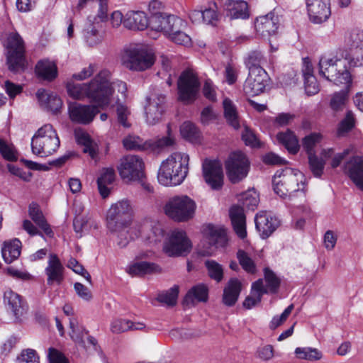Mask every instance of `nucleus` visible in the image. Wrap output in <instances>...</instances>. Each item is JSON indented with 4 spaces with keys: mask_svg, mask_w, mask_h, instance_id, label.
I'll return each instance as SVG.
<instances>
[{
    "mask_svg": "<svg viewBox=\"0 0 363 363\" xmlns=\"http://www.w3.org/2000/svg\"><path fill=\"white\" fill-rule=\"evenodd\" d=\"M69 328L71 329V338L76 343L85 347L86 345L84 337V335L87 334V331L82 326H79L77 320L74 318L69 319Z\"/></svg>",
    "mask_w": 363,
    "mask_h": 363,
    "instance_id": "obj_48",
    "label": "nucleus"
},
{
    "mask_svg": "<svg viewBox=\"0 0 363 363\" xmlns=\"http://www.w3.org/2000/svg\"><path fill=\"white\" fill-rule=\"evenodd\" d=\"M48 285H60L65 279V267L55 254H50L45 269Z\"/></svg>",
    "mask_w": 363,
    "mask_h": 363,
    "instance_id": "obj_19",
    "label": "nucleus"
},
{
    "mask_svg": "<svg viewBox=\"0 0 363 363\" xmlns=\"http://www.w3.org/2000/svg\"><path fill=\"white\" fill-rule=\"evenodd\" d=\"M208 276L216 282H220L223 279V268L221 264L211 259L205 262Z\"/></svg>",
    "mask_w": 363,
    "mask_h": 363,
    "instance_id": "obj_50",
    "label": "nucleus"
},
{
    "mask_svg": "<svg viewBox=\"0 0 363 363\" xmlns=\"http://www.w3.org/2000/svg\"><path fill=\"white\" fill-rule=\"evenodd\" d=\"M255 27L256 31L264 37L274 35L279 28L278 16L272 13L259 16L256 19Z\"/></svg>",
    "mask_w": 363,
    "mask_h": 363,
    "instance_id": "obj_23",
    "label": "nucleus"
},
{
    "mask_svg": "<svg viewBox=\"0 0 363 363\" xmlns=\"http://www.w3.org/2000/svg\"><path fill=\"white\" fill-rule=\"evenodd\" d=\"M28 213L31 219L45 232L46 235L49 236L52 235V231L45 220L43 213L37 203H32L30 204Z\"/></svg>",
    "mask_w": 363,
    "mask_h": 363,
    "instance_id": "obj_40",
    "label": "nucleus"
},
{
    "mask_svg": "<svg viewBox=\"0 0 363 363\" xmlns=\"http://www.w3.org/2000/svg\"><path fill=\"white\" fill-rule=\"evenodd\" d=\"M175 143V138L172 133L170 126H167V135L156 140H150L146 141L147 150L155 152H159L162 149L173 146Z\"/></svg>",
    "mask_w": 363,
    "mask_h": 363,
    "instance_id": "obj_39",
    "label": "nucleus"
},
{
    "mask_svg": "<svg viewBox=\"0 0 363 363\" xmlns=\"http://www.w3.org/2000/svg\"><path fill=\"white\" fill-rule=\"evenodd\" d=\"M203 233L208 239L209 245L214 246V248L201 249L199 255L201 256H211L214 253L215 248L223 247L227 244V233L221 227L208 224L204 228Z\"/></svg>",
    "mask_w": 363,
    "mask_h": 363,
    "instance_id": "obj_15",
    "label": "nucleus"
},
{
    "mask_svg": "<svg viewBox=\"0 0 363 363\" xmlns=\"http://www.w3.org/2000/svg\"><path fill=\"white\" fill-rule=\"evenodd\" d=\"M202 172L205 182H223V165L217 160L205 159L202 163Z\"/></svg>",
    "mask_w": 363,
    "mask_h": 363,
    "instance_id": "obj_24",
    "label": "nucleus"
},
{
    "mask_svg": "<svg viewBox=\"0 0 363 363\" xmlns=\"http://www.w3.org/2000/svg\"><path fill=\"white\" fill-rule=\"evenodd\" d=\"M294 308V304L289 305L280 315H275L269 323V328L274 330L282 325L289 318Z\"/></svg>",
    "mask_w": 363,
    "mask_h": 363,
    "instance_id": "obj_59",
    "label": "nucleus"
},
{
    "mask_svg": "<svg viewBox=\"0 0 363 363\" xmlns=\"http://www.w3.org/2000/svg\"><path fill=\"white\" fill-rule=\"evenodd\" d=\"M265 62L262 54L259 51H252L249 53L248 57L245 61L246 66L249 72L252 70H257L258 69H263L262 65Z\"/></svg>",
    "mask_w": 363,
    "mask_h": 363,
    "instance_id": "obj_52",
    "label": "nucleus"
},
{
    "mask_svg": "<svg viewBox=\"0 0 363 363\" xmlns=\"http://www.w3.org/2000/svg\"><path fill=\"white\" fill-rule=\"evenodd\" d=\"M355 118L354 114L352 111H347L344 119L340 122L337 134L339 136H342L349 131H350L354 126Z\"/></svg>",
    "mask_w": 363,
    "mask_h": 363,
    "instance_id": "obj_54",
    "label": "nucleus"
},
{
    "mask_svg": "<svg viewBox=\"0 0 363 363\" xmlns=\"http://www.w3.org/2000/svg\"><path fill=\"white\" fill-rule=\"evenodd\" d=\"M344 172L352 182H363V157H351L345 162Z\"/></svg>",
    "mask_w": 363,
    "mask_h": 363,
    "instance_id": "obj_30",
    "label": "nucleus"
},
{
    "mask_svg": "<svg viewBox=\"0 0 363 363\" xmlns=\"http://www.w3.org/2000/svg\"><path fill=\"white\" fill-rule=\"evenodd\" d=\"M37 75L48 81H52L57 76V67L56 63L48 59L40 60L35 65Z\"/></svg>",
    "mask_w": 363,
    "mask_h": 363,
    "instance_id": "obj_32",
    "label": "nucleus"
},
{
    "mask_svg": "<svg viewBox=\"0 0 363 363\" xmlns=\"http://www.w3.org/2000/svg\"><path fill=\"white\" fill-rule=\"evenodd\" d=\"M179 294V288L177 286H174L167 291L159 294L157 300L167 304L168 306H174L177 303V299Z\"/></svg>",
    "mask_w": 363,
    "mask_h": 363,
    "instance_id": "obj_57",
    "label": "nucleus"
},
{
    "mask_svg": "<svg viewBox=\"0 0 363 363\" xmlns=\"http://www.w3.org/2000/svg\"><path fill=\"white\" fill-rule=\"evenodd\" d=\"M242 138L244 140L245 145L252 147L259 146V141L257 139L255 134L248 128L245 127V129L242 133Z\"/></svg>",
    "mask_w": 363,
    "mask_h": 363,
    "instance_id": "obj_63",
    "label": "nucleus"
},
{
    "mask_svg": "<svg viewBox=\"0 0 363 363\" xmlns=\"http://www.w3.org/2000/svg\"><path fill=\"white\" fill-rule=\"evenodd\" d=\"M70 120L76 123L86 125L90 123L99 113V109L93 105H83L79 103H70L68 107Z\"/></svg>",
    "mask_w": 363,
    "mask_h": 363,
    "instance_id": "obj_16",
    "label": "nucleus"
},
{
    "mask_svg": "<svg viewBox=\"0 0 363 363\" xmlns=\"http://www.w3.org/2000/svg\"><path fill=\"white\" fill-rule=\"evenodd\" d=\"M216 9V4L214 3L213 6H211L210 8L206 9L203 11H194L191 13L190 18L193 21L202 18L203 21L206 24L214 25L218 19Z\"/></svg>",
    "mask_w": 363,
    "mask_h": 363,
    "instance_id": "obj_42",
    "label": "nucleus"
},
{
    "mask_svg": "<svg viewBox=\"0 0 363 363\" xmlns=\"http://www.w3.org/2000/svg\"><path fill=\"white\" fill-rule=\"evenodd\" d=\"M264 280L266 281V286L267 293H275L280 285V279L279 277L269 268L264 269Z\"/></svg>",
    "mask_w": 363,
    "mask_h": 363,
    "instance_id": "obj_55",
    "label": "nucleus"
},
{
    "mask_svg": "<svg viewBox=\"0 0 363 363\" xmlns=\"http://www.w3.org/2000/svg\"><path fill=\"white\" fill-rule=\"evenodd\" d=\"M147 104L145 107L146 121L149 125L157 123L164 113L165 102L164 94L156 91L147 97Z\"/></svg>",
    "mask_w": 363,
    "mask_h": 363,
    "instance_id": "obj_14",
    "label": "nucleus"
},
{
    "mask_svg": "<svg viewBox=\"0 0 363 363\" xmlns=\"http://www.w3.org/2000/svg\"><path fill=\"white\" fill-rule=\"evenodd\" d=\"M144 163L143 160L133 155H128L121 160L118 167L119 174L123 179L129 182H142L145 179L143 171Z\"/></svg>",
    "mask_w": 363,
    "mask_h": 363,
    "instance_id": "obj_10",
    "label": "nucleus"
},
{
    "mask_svg": "<svg viewBox=\"0 0 363 363\" xmlns=\"http://www.w3.org/2000/svg\"><path fill=\"white\" fill-rule=\"evenodd\" d=\"M182 136L191 143H196L200 138V132L196 125L189 122H184L180 127Z\"/></svg>",
    "mask_w": 363,
    "mask_h": 363,
    "instance_id": "obj_49",
    "label": "nucleus"
},
{
    "mask_svg": "<svg viewBox=\"0 0 363 363\" xmlns=\"http://www.w3.org/2000/svg\"><path fill=\"white\" fill-rule=\"evenodd\" d=\"M165 214L176 222H187L195 215L196 204L187 196H174L164 206Z\"/></svg>",
    "mask_w": 363,
    "mask_h": 363,
    "instance_id": "obj_7",
    "label": "nucleus"
},
{
    "mask_svg": "<svg viewBox=\"0 0 363 363\" xmlns=\"http://www.w3.org/2000/svg\"><path fill=\"white\" fill-rule=\"evenodd\" d=\"M48 358L49 363H69L65 356L53 347L48 349Z\"/></svg>",
    "mask_w": 363,
    "mask_h": 363,
    "instance_id": "obj_64",
    "label": "nucleus"
},
{
    "mask_svg": "<svg viewBox=\"0 0 363 363\" xmlns=\"http://www.w3.org/2000/svg\"><path fill=\"white\" fill-rule=\"evenodd\" d=\"M18 360L19 363H39V357L33 349L23 350Z\"/></svg>",
    "mask_w": 363,
    "mask_h": 363,
    "instance_id": "obj_61",
    "label": "nucleus"
},
{
    "mask_svg": "<svg viewBox=\"0 0 363 363\" xmlns=\"http://www.w3.org/2000/svg\"><path fill=\"white\" fill-rule=\"evenodd\" d=\"M267 82V73L264 69H254L249 72L244 84L246 94L255 96L263 92Z\"/></svg>",
    "mask_w": 363,
    "mask_h": 363,
    "instance_id": "obj_17",
    "label": "nucleus"
},
{
    "mask_svg": "<svg viewBox=\"0 0 363 363\" xmlns=\"http://www.w3.org/2000/svg\"><path fill=\"white\" fill-rule=\"evenodd\" d=\"M238 201L244 207L254 211L258 206L259 198L257 192L254 189H249L239 195Z\"/></svg>",
    "mask_w": 363,
    "mask_h": 363,
    "instance_id": "obj_46",
    "label": "nucleus"
},
{
    "mask_svg": "<svg viewBox=\"0 0 363 363\" xmlns=\"http://www.w3.org/2000/svg\"><path fill=\"white\" fill-rule=\"evenodd\" d=\"M101 24L99 22H91L86 26L84 38L89 46L93 47L99 44L103 40V34L100 31Z\"/></svg>",
    "mask_w": 363,
    "mask_h": 363,
    "instance_id": "obj_34",
    "label": "nucleus"
},
{
    "mask_svg": "<svg viewBox=\"0 0 363 363\" xmlns=\"http://www.w3.org/2000/svg\"><path fill=\"white\" fill-rule=\"evenodd\" d=\"M123 26L130 30H143L148 26V18L143 11H130L124 16Z\"/></svg>",
    "mask_w": 363,
    "mask_h": 363,
    "instance_id": "obj_26",
    "label": "nucleus"
},
{
    "mask_svg": "<svg viewBox=\"0 0 363 363\" xmlns=\"http://www.w3.org/2000/svg\"><path fill=\"white\" fill-rule=\"evenodd\" d=\"M160 269L157 265L147 262H137L130 265L127 269V272L132 276H144L147 274L160 272Z\"/></svg>",
    "mask_w": 363,
    "mask_h": 363,
    "instance_id": "obj_38",
    "label": "nucleus"
},
{
    "mask_svg": "<svg viewBox=\"0 0 363 363\" xmlns=\"http://www.w3.org/2000/svg\"><path fill=\"white\" fill-rule=\"evenodd\" d=\"M4 303L7 310L13 313L16 320H20L26 313V303L20 295L11 289L4 291Z\"/></svg>",
    "mask_w": 363,
    "mask_h": 363,
    "instance_id": "obj_20",
    "label": "nucleus"
},
{
    "mask_svg": "<svg viewBox=\"0 0 363 363\" xmlns=\"http://www.w3.org/2000/svg\"><path fill=\"white\" fill-rule=\"evenodd\" d=\"M242 290V284L237 278H231L223 289L222 301L227 306H234Z\"/></svg>",
    "mask_w": 363,
    "mask_h": 363,
    "instance_id": "obj_27",
    "label": "nucleus"
},
{
    "mask_svg": "<svg viewBox=\"0 0 363 363\" xmlns=\"http://www.w3.org/2000/svg\"><path fill=\"white\" fill-rule=\"evenodd\" d=\"M74 137L77 143L84 147V152L88 153L92 159L96 160L99 153L98 145L89 133L82 128H77L74 130Z\"/></svg>",
    "mask_w": 363,
    "mask_h": 363,
    "instance_id": "obj_25",
    "label": "nucleus"
},
{
    "mask_svg": "<svg viewBox=\"0 0 363 363\" xmlns=\"http://www.w3.org/2000/svg\"><path fill=\"white\" fill-rule=\"evenodd\" d=\"M7 64L10 71H23L26 66L25 48L22 38L18 33H11L8 38Z\"/></svg>",
    "mask_w": 363,
    "mask_h": 363,
    "instance_id": "obj_8",
    "label": "nucleus"
},
{
    "mask_svg": "<svg viewBox=\"0 0 363 363\" xmlns=\"http://www.w3.org/2000/svg\"><path fill=\"white\" fill-rule=\"evenodd\" d=\"M294 353L298 359L310 362L318 361L323 357L321 351L317 348L310 347H297Z\"/></svg>",
    "mask_w": 363,
    "mask_h": 363,
    "instance_id": "obj_44",
    "label": "nucleus"
},
{
    "mask_svg": "<svg viewBox=\"0 0 363 363\" xmlns=\"http://www.w3.org/2000/svg\"><path fill=\"white\" fill-rule=\"evenodd\" d=\"M30 145L34 155L46 157L57 150L60 141L53 126L51 124H45L35 132Z\"/></svg>",
    "mask_w": 363,
    "mask_h": 363,
    "instance_id": "obj_5",
    "label": "nucleus"
},
{
    "mask_svg": "<svg viewBox=\"0 0 363 363\" xmlns=\"http://www.w3.org/2000/svg\"><path fill=\"white\" fill-rule=\"evenodd\" d=\"M305 90L308 95L311 96L319 91V86L314 75L304 79Z\"/></svg>",
    "mask_w": 363,
    "mask_h": 363,
    "instance_id": "obj_62",
    "label": "nucleus"
},
{
    "mask_svg": "<svg viewBox=\"0 0 363 363\" xmlns=\"http://www.w3.org/2000/svg\"><path fill=\"white\" fill-rule=\"evenodd\" d=\"M192 247L191 242L184 230H172L164 242L163 250L169 257L186 255Z\"/></svg>",
    "mask_w": 363,
    "mask_h": 363,
    "instance_id": "obj_9",
    "label": "nucleus"
},
{
    "mask_svg": "<svg viewBox=\"0 0 363 363\" xmlns=\"http://www.w3.org/2000/svg\"><path fill=\"white\" fill-rule=\"evenodd\" d=\"M145 325L142 323H133L126 319H116L111 325V330L114 333H121L129 330H142Z\"/></svg>",
    "mask_w": 363,
    "mask_h": 363,
    "instance_id": "obj_43",
    "label": "nucleus"
},
{
    "mask_svg": "<svg viewBox=\"0 0 363 363\" xmlns=\"http://www.w3.org/2000/svg\"><path fill=\"white\" fill-rule=\"evenodd\" d=\"M347 61L345 52L340 49L335 52L325 54L319 60V74L337 85L351 87L352 79L351 74L345 67Z\"/></svg>",
    "mask_w": 363,
    "mask_h": 363,
    "instance_id": "obj_3",
    "label": "nucleus"
},
{
    "mask_svg": "<svg viewBox=\"0 0 363 363\" xmlns=\"http://www.w3.org/2000/svg\"><path fill=\"white\" fill-rule=\"evenodd\" d=\"M267 294L262 279H258L252 284V296H247L243 302V306L247 309L252 308L261 301L263 294Z\"/></svg>",
    "mask_w": 363,
    "mask_h": 363,
    "instance_id": "obj_35",
    "label": "nucleus"
},
{
    "mask_svg": "<svg viewBox=\"0 0 363 363\" xmlns=\"http://www.w3.org/2000/svg\"><path fill=\"white\" fill-rule=\"evenodd\" d=\"M185 26L184 22L174 15H167L164 13L162 33L166 35H169L175 29L182 28Z\"/></svg>",
    "mask_w": 363,
    "mask_h": 363,
    "instance_id": "obj_47",
    "label": "nucleus"
},
{
    "mask_svg": "<svg viewBox=\"0 0 363 363\" xmlns=\"http://www.w3.org/2000/svg\"><path fill=\"white\" fill-rule=\"evenodd\" d=\"M225 167L227 176L231 182L242 180L249 172L250 162L243 152L236 151L230 154L225 162Z\"/></svg>",
    "mask_w": 363,
    "mask_h": 363,
    "instance_id": "obj_11",
    "label": "nucleus"
},
{
    "mask_svg": "<svg viewBox=\"0 0 363 363\" xmlns=\"http://www.w3.org/2000/svg\"><path fill=\"white\" fill-rule=\"evenodd\" d=\"M277 138L289 152L296 154L299 150L298 140L292 131L288 130L286 132L279 133Z\"/></svg>",
    "mask_w": 363,
    "mask_h": 363,
    "instance_id": "obj_41",
    "label": "nucleus"
},
{
    "mask_svg": "<svg viewBox=\"0 0 363 363\" xmlns=\"http://www.w3.org/2000/svg\"><path fill=\"white\" fill-rule=\"evenodd\" d=\"M223 107L224 111V117L228 123L235 129L240 128V119L236 106L228 98H225L223 101Z\"/></svg>",
    "mask_w": 363,
    "mask_h": 363,
    "instance_id": "obj_37",
    "label": "nucleus"
},
{
    "mask_svg": "<svg viewBox=\"0 0 363 363\" xmlns=\"http://www.w3.org/2000/svg\"><path fill=\"white\" fill-rule=\"evenodd\" d=\"M321 138V135L316 133H311L303 138V147L308 156L315 154L314 147L320 143Z\"/></svg>",
    "mask_w": 363,
    "mask_h": 363,
    "instance_id": "obj_56",
    "label": "nucleus"
},
{
    "mask_svg": "<svg viewBox=\"0 0 363 363\" xmlns=\"http://www.w3.org/2000/svg\"><path fill=\"white\" fill-rule=\"evenodd\" d=\"M131 220V207L128 201H120L110 207L106 215L107 228L111 232L119 233L120 240L118 245L125 247L128 244L129 240L138 238L143 233L145 229L135 230L136 227L128 228Z\"/></svg>",
    "mask_w": 363,
    "mask_h": 363,
    "instance_id": "obj_2",
    "label": "nucleus"
},
{
    "mask_svg": "<svg viewBox=\"0 0 363 363\" xmlns=\"http://www.w3.org/2000/svg\"><path fill=\"white\" fill-rule=\"evenodd\" d=\"M208 297V288L203 284L193 286L187 292L184 302L186 305H194L196 302H206Z\"/></svg>",
    "mask_w": 363,
    "mask_h": 363,
    "instance_id": "obj_33",
    "label": "nucleus"
},
{
    "mask_svg": "<svg viewBox=\"0 0 363 363\" xmlns=\"http://www.w3.org/2000/svg\"><path fill=\"white\" fill-rule=\"evenodd\" d=\"M123 147L128 150H147L146 141L140 137L129 135L123 140Z\"/></svg>",
    "mask_w": 363,
    "mask_h": 363,
    "instance_id": "obj_51",
    "label": "nucleus"
},
{
    "mask_svg": "<svg viewBox=\"0 0 363 363\" xmlns=\"http://www.w3.org/2000/svg\"><path fill=\"white\" fill-rule=\"evenodd\" d=\"M310 20L314 23L325 22L330 15L329 0H307Z\"/></svg>",
    "mask_w": 363,
    "mask_h": 363,
    "instance_id": "obj_18",
    "label": "nucleus"
},
{
    "mask_svg": "<svg viewBox=\"0 0 363 363\" xmlns=\"http://www.w3.org/2000/svg\"><path fill=\"white\" fill-rule=\"evenodd\" d=\"M227 16L230 18H247L249 17L247 3L242 0H228L225 4Z\"/></svg>",
    "mask_w": 363,
    "mask_h": 363,
    "instance_id": "obj_31",
    "label": "nucleus"
},
{
    "mask_svg": "<svg viewBox=\"0 0 363 363\" xmlns=\"http://www.w3.org/2000/svg\"><path fill=\"white\" fill-rule=\"evenodd\" d=\"M67 89L69 95L74 99L88 97L99 107L108 106L111 103V96H115L118 104V121L124 128L130 127V123L127 121L130 112L122 104L126 98V84L120 80L111 82L109 72L101 71L89 84L68 83Z\"/></svg>",
    "mask_w": 363,
    "mask_h": 363,
    "instance_id": "obj_1",
    "label": "nucleus"
},
{
    "mask_svg": "<svg viewBox=\"0 0 363 363\" xmlns=\"http://www.w3.org/2000/svg\"><path fill=\"white\" fill-rule=\"evenodd\" d=\"M309 164L313 174L319 177L323 173L325 162L322 159L318 158L315 154L308 156Z\"/></svg>",
    "mask_w": 363,
    "mask_h": 363,
    "instance_id": "obj_60",
    "label": "nucleus"
},
{
    "mask_svg": "<svg viewBox=\"0 0 363 363\" xmlns=\"http://www.w3.org/2000/svg\"><path fill=\"white\" fill-rule=\"evenodd\" d=\"M155 62L153 51L145 46L125 49L122 56L123 65L129 70L143 72L150 69Z\"/></svg>",
    "mask_w": 363,
    "mask_h": 363,
    "instance_id": "obj_6",
    "label": "nucleus"
},
{
    "mask_svg": "<svg viewBox=\"0 0 363 363\" xmlns=\"http://www.w3.org/2000/svg\"><path fill=\"white\" fill-rule=\"evenodd\" d=\"M345 86V89L335 92L330 98V106L334 111H342L348 99V92L350 87Z\"/></svg>",
    "mask_w": 363,
    "mask_h": 363,
    "instance_id": "obj_45",
    "label": "nucleus"
},
{
    "mask_svg": "<svg viewBox=\"0 0 363 363\" xmlns=\"http://www.w3.org/2000/svg\"><path fill=\"white\" fill-rule=\"evenodd\" d=\"M189 156L182 152L172 153L162 162L158 171L159 182H184L189 172Z\"/></svg>",
    "mask_w": 363,
    "mask_h": 363,
    "instance_id": "obj_4",
    "label": "nucleus"
},
{
    "mask_svg": "<svg viewBox=\"0 0 363 363\" xmlns=\"http://www.w3.org/2000/svg\"><path fill=\"white\" fill-rule=\"evenodd\" d=\"M255 222L256 228L263 239L269 237L279 225L278 218L267 214L265 211L257 213Z\"/></svg>",
    "mask_w": 363,
    "mask_h": 363,
    "instance_id": "obj_21",
    "label": "nucleus"
},
{
    "mask_svg": "<svg viewBox=\"0 0 363 363\" xmlns=\"http://www.w3.org/2000/svg\"><path fill=\"white\" fill-rule=\"evenodd\" d=\"M306 183H273V190L282 199H291L295 196H305Z\"/></svg>",
    "mask_w": 363,
    "mask_h": 363,
    "instance_id": "obj_22",
    "label": "nucleus"
},
{
    "mask_svg": "<svg viewBox=\"0 0 363 363\" xmlns=\"http://www.w3.org/2000/svg\"><path fill=\"white\" fill-rule=\"evenodd\" d=\"M36 96L43 108L53 113L57 112L62 106V101L57 94L47 91L45 89L38 90Z\"/></svg>",
    "mask_w": 363,
    "mask_h": 363,
    "instance_id": "obj_29",
    "label": "nucleus"
},
{
    "mask_svg": "<svg viewBox=\"0 0 363 363\" xmlns=\"http://www.w3.org/2000/svg\"><path fill=\"white\" fill-rule=\"evenodd\" d=\"M237 258L242 268L247 272L254 274L256 272V265L249 255L242 250L237 252Z\"/></svg>",
    "mask_w": 363,
    "mask_h": 363,
    "instance_id": "obj_53",
    "label": "nucleus"
},
{
    "mask_svg": "<svg viewBox=\"0 0 363 363\" xmlns=\"http://www.w3.org/2000/svg\"><path fill=\"white\" fill-rule=\"evenodd\" d=\"M200 87L196 75L191 70L183 72L178 80L179 99L185 104L196 100Z\"/></svg>",
    "mask_w": 363,
    "mask_h": 363,
    "instance_id": "obj_12",
    "label": "nucleus"
},
{
    "mask_svg": "<svg viewBox=\"0 0 363 363\" xmlns=\"http://www.w3.org/2000/svg\"><path fill=\"white\" fill-rule=\"evenodd\" d=\"M21 242L18 239H14L4 243L1 253L4 261L10 264L20 256Z\"/></svg>",
    "mask_w": 363,
    "mask_h": 363,
    "instance_id": "obj_36",
    "label": "nucleus"
},
{
    "mask_svg": "<svg viewBox=\"0 0 363 363\" xmlns=\"http://www.w3.org/2000/svg\"><path fill=\"white\" fill-rule=\"evenodd\" d=\"M345 43L354 48L352 56L348 60V63L352 67L363 65V30L358 27L352 28L347 30L345 35Z\"/></svg>",
    "mask_w": 363,
    "mask_h": 363,
    "instance_id": "obj_13",
    "label": "nucleus"
},
{
    "mask_svg": "<svg viewBox=\"0 0 363 363\" xmlns=\"http://www.w3.org/2000/svg\"><path fill=\"white\" fill-rule=\"evenodd\" d=\"M168 37L170 40L178 45L188 46L191 45V38L182 31V28L175 29Z\"/></svg>",
    "mask_w": 363,
    "mask_h": 363,
    "instance_id": "obj_58",
    "label": "nucleus"
},
{
    "mask_svg": "<svg viewBox=\"0 0 363 363\" xmlns=\"http://www.w3.org/2000/svg\"><path fill=\"white\" fill-rule=\"evenodd\" d=\"M229 214L235 232L240 238H245L247 236V231L243 208L233 206L230 208Z\"/></svg>",
    "mask_w": 363,
    "mask_h": 363,
    "instance_id": "obj_28",
    "label": "nucleus"
}]
</instances>
